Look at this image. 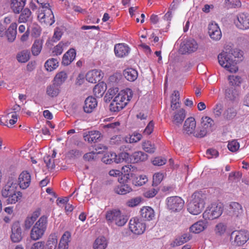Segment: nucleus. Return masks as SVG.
Returning a JSON list of instances; mask_svg holds the SVG:
<instances>
[{"mask_svg":"<svg viewBox=\"0 0 249 249\" xmlns=\"http://www.w3.org/2000/svg\"><path fill=\"white\" fill-rule=\"evenodd\" d=\"M141 201V198L137 197L132 198L127 202V205L129 207H135L138 205Z\"/></svg>","mask_w":249,"mask_h":249,"instance_id":"63","label":"nucleus"},{"mask_svg":"<svg viewBox=\"0 0 249 249\" xmlns=\"http://www.w3.org/2000/svg\"><path fill=\"white\" fill-rule=\"evenodd\" d=\"M158 189L154 188H151L149 190L145 191L143 193V196L147 198H151L154 197L158 192Z\"/></svg>","mask_w":249,"mask_h":249,"instance_id":"58","label":"nucleus"},{"mask_svg":"<svg viewBox=\"0 0 249 249\" xmlns=\"http://www.w3.org/2000/svg\"><path fill=\"white\" fill-rule=\"evenodd\" d=\"M223 206L221 203H213L203 213L205 219L213 220L218 218L222 213Z\"/></svg>","mask_w":249,"mask_h":249,"instance_id":"6","label":"nucleus"},{"mask_svg":"<svg viewBox=\"0 0 249 249\" xmlns=\"http://www.w3.org/2000/svg\"><path fill=\"white\" fill-rule=\"evenodd\" d=\"M228 147L231 152H236L239 148V143L236 140H233L229 142Z\"/></svg>","mask_w":249,"mask_h":249,"instance_id":"54","label":"nucleus"},{"mask_svg":"<svg viewBox=\"0 0 249 249\" xmlns=\"http://www.w3.org/2000/svg\"><path fill=\"white\" fill-rule=\"evenodd\" d=\"M63 51V44H62L61 43H59L57 45L54 47L53 53H54L53 55H58L62 53Z\"/></svg>","mask_w":249,"mask_h":249,"instance_id":"62","label":"nucleus"},{"mask_svg":"<svg viewBox=\"0 0 249 249\" xmlns=\"http://www.w3.org/2000/svg\"><path fill=\"white\" fill-rule=\"evenodd\" d=\"M83 138L85 141L95 143L101 140L102 136L98 131H90L84 133Z\"/></svg>","mask_w":249,"mask_h":249,"instance_id":"18","label":"nucleus"},{"mask_svg":"<svg viewBox=\"0 0 249 249\" xmlns=\"http://www.w3.org/2000/svg\"><path fill=\"white\" fill-rule=\"evenodd\" d=\"M208 33L213 40H219L222 36L221 30L217 24L215 22H211L209 24Z\"/></svg>","mask_w":249,"mask_h":249,"instance_id":"16","label":"nucleus"},{"mask_svg":"<svg viewBox=\"0 0 249 249\" xmlns=\"http://www.w3.org/2000/svg\"><path fill=\"white\" fill-rule=\"evenodd\" d=\"M226 98L230 101H235L239 96V91L238 88L236 87H230L226 89Z\"/></svg>","mask_w":249,"mask_h":249,"instance_id":"24","label":"nucleus"},{"mask_svg":"<svg viewBox=\"0 0 249 249\" xmlns=\"http://www.w3.org/2000/svg\"><path fill=\"white\" fill-rule=\"evenodd\" d=\"M60 86L56 85L54 82L48 86L46 89V93L49 96L54 97L57 96L60 92Z\"/></svg>","mask_w":249,"mask_h":249,"instance_id":"33","label":"nucleus"},{"mask_svg":"<svg viewBox=\"0 0 249 249\" xmlns=\"http://www.w3.org/2000/svg\"><path fill=\"white\" fill-rule=\"evenodd\" d=\"M148 155L142 151H136L130 156V162L138 163L147 160Z\"/></svg>","mask_w":249,"mask_h":249,"instance_id":"26","label":"nucleus"},{"mask_svg":"<svg viewBox=\"0 0 249 249\" xmlns=\"http://www.w3.org/2000/svg\"><path fill=\"white\" fill-rule=\"evenodd\" d=\"M58 60L54 58L48 59L45 63V67L48 71H52L58 66Z\"/></svg>","mask_w":249,"mask_h":249,"instance_id":"42","label":"nucleus"},{"mask_svg":"<svg viewBox=\"0 0 249 249\" xmlns=\"http://www.w3.org/2000/svg\"><path fill=\"white\" fill-rule=\"evenodd\" d=\"M21 12L19 17V21L20 22H26L32 20L31 12L30 10L26 8L23 9Z\"/></svg>","mask_w":249,"mask_h":249,"instance_id":"34","label":"nucleus"},{"mask_svg":"<svg viewBox=\"0 0 249 249\" xmlns=\"http://www.w3.org/2000/svg\"><path fill=\"white\" fill-rule=\"evenodd\" d=\"M196 127V122L193 117H190L187 119L183 125V130L187 134H192L194 132Z\"/></svg>","mask_w":249,"mask_h":249,"instance_id":"22","label":"nucleus"},{"mask_svg":"<svg viewBox=\"0 0 249 249\" xmlns=\"http://www.w3.org/2000/svg\"><path fill=\"white\" fill-rule=\"evenodd\" d=\"M31 175L27 171H22L19 175L18 178V185L22 189L28 188L31 183Z\"/></svg>","mask_w":249,"mask_h":249,"instance_id":"17","label":"nucleus"},{"mask_svg":"<svg viewBox=\"0 0 249 249\" xmlns=\"http://www.w3.org/2000/svg\"><path fill=\"white\" fill-rule=\"evenodd\" d=\"M26 0H11V9L15 14H19L23 9Z\"/></svg>","mask_w":249,"mask_h":249,"instance_id":"28","label":"nucleus"},{"mask_svg":"<svg viewBox=\"0 0 249 249\" xmlns=\"http://www.w3.org/2000/svg\"><path fill=\"white\" fill-rule=\"evenodd\" d=\"M185 117V112L183 109H180L175 112L172 120L173 123L177 126L182 124Z\"/></svg>","mask_w":249,"mask_h":249,"instance_id":"30","label":"nucleus"},{"mask_svg":"<svg viewBox=\"0 0 249 249\" xmlns=\"http://www.w3.org/2000/svg\"><path fill=\"white\" fill-rule=\"evenodd\" d=\"M197 48V43L194 39H189L181 44L179 51L182 54L190 53L195 52Z\"/></svg>","mask_w":249,"mask_h":249,"instance_id":"13","label":"nucleus"},{"mask_svg":"<svg viewBox=\"0 0 249 249\" xmlns=\"http://www.w3.org/2000/svg\"><path fill=\"white\" fill-rule=\"evenodd\" d=\"M143 149L147 153L152 154L154 153L156 148L155 145L150 141H145L142 143Z\"/></svg>","mask_w":249,"mask_h":249,"instance_id":"48","label":"nucleus"},{"mask_svg":"<svg viewBox=\"0 0 249 249\" xmlns=\"http://www.w3.org/2000/svg\"><path fill=\"white\" fill-rule=\"evenodd\" d=\"M201 126L208 130L210 132H212L213 127L214 125V123L213 120L208 116L203 117L201 118Z\"/></svg>","mask_w":249,"mask_h":249,"instance_id":"32","label":"nucleus"},{"mask_svg":"<svg viewBox=\"0 0 249 249\" xmlns=\"http://www.w3.org/2000/svg\"><path fill=\"white\" fill-rule=\"evenodd\" d=\"M146 228L145 224L137 217L130 219L129 221V229L131 231L136 234H141L143 233Z\"/></svg>","mask_w":249,"mask_h":249,"instance_id":"9","label":"nucleus"},{"mask_svg":"<svg viewBox=\"0 0 249 249\" xmlns=\"http://www.w3.org/2000/svg\"><path fill=\"white\" fill-rule=\"evenodd\" d=\"M45 248V242L44 241H38L34 243L30 249H44Z\"/></svg>","mask_w":249,"mask_h":249,"instance_id":"61","label":"nucleus"},{"mask_svg":"<svg viewBox=\"0 0 249 249\" xmlns=\"http://www.w3.org/2000/svg\"><path fill=\"white\" fill-rule=\"evenodd\" d=\"M47 217L43 215L33 227L30 234V238L34 241L41 239L44 234L47 227Z\"/></svg>","mask_w":249,"mask_h":249,"instance_id":"4","label":"nucleus"},{"mask_svg":"<svg viewBox=\"0 0 249 249\" xmlns=\"http://www.w3.org/2000/svg\"><path fill=\"white\" fill-rule=\"evenodd\" d=\"M142 218L144 220L150 221L154 217L155 213L153 209L150 207H143L140 211Z\"/></svg>","mask_w":249,"mask_h":249,"instance_id":"25","label":"nucleus"},{"mask_svg":"<svg viewBox=\"0 0 249 249\" xmlns=\"http://www.w3.org/2000/svg\"><path fill=\"white\" fill-rule=\"evenodd\" d=\"M226 4L229 8L239 7L241 5V2L239 0H226Z\"/></svg>","mask_w":249,"mask_h":249,"instance_id":"53","label":"nucleus"},{"mask_svg":"<svg viewBox=\"0 0 249 249\" xmlns=\"http://www.w3.org/2000/svg\"><path fill=\"white\" fill-rule=\"evenodd\" d=\"M105 218L108 224L115 223L121 227L124 226L128 220L127 216L122 214L119 209H112L107 211Z\"/></svg>","mask_w":249,"mask_h":249,"instance_id":"5","label":"nucleus"},{"mask_svg":"<svg viewBox=\"0 0 249 249\" xmlns=\"http://www.w3.org/2000/svg\"><path fill=\"white\" fill-rule=\"evenodd\" d=\"M237 112L233 108H229L223 113L224 117L229 120L233 119L236 115Z\"/></svg>","mask_w":249,"mask_h":249,"instance_id":"50","label":"nucleus"},{"mask_svg":"<svg viewBox=\"0 0 249 249\" xmlns=\"http://www.w3.org/2000/svg\"><path fill=\"white\" fill-rule=\"evenodd\" d=\"M192 199L187 205V210L191 214L197 215L203 209L205 205V195L200 192H195Z\"/></svg>","mask_w":249,"mask_h":249,"instance_id":"3","label":"nucleus"},{"mask_svg":"<svg viewBox=\"0 0 249 249\" xmlns=\"http://www.w3.org/2000/svg\"><path fill=\"white\" fill-rule=\"evenodd\" d=\"M166 160L161 157H156L152 161V162L153 165L156 166H161L165 164Z\"/></svg>","mask_w":249,"mask_h":249,"instance_id":"57","label":"nucleus"},{"mask_svg":"<svg viewBox=\"0 0 249 249\" xmlns=\"http://www.w3.org/2000/svg\"><path fill=\"white\" fill-rule=\"evenodd\" d=\"M57 244V239L54 234H51L47 241L46 249H56Z\"/></svg>","mask_w":249,"mask_h":249,"instance_id":"39","label":"nucleus"},{"mask_svg":"<svg viewBox=\"0 0 249 249\" xmlns=\"http://www.w3.org/2000/svg\"><path fill=\"white\" fill-rule=\"evenodd\" d=\"M42 48V42L39 40H36L32 47V52L34 55H37Z\"/></svg>","mask_w":249,"mask_h":249,"instance_id":"49","label":"nucleus"},{"mask_svg":"<svg viewBox=\"0 0 249 249\" xmlns=\"http://www.w3.org/2000/svg\"><path fill=\"white\" fill-rule=\"evenodd\" d=\"M234 23L239 29L245 30L249 29V14L241 13L236 16Z\"/></svg>","mask_w":249,"mask_h":249,"instance_id":"14","label":"nucleus"},{"mask_svg":"<svg viewBox=\"0 0 249 249\" xmlns=\"http://www.w3.org/2000/svg\"><path fill=\"white\" fill-rule=\"evenodd\" d=\"M44 161L46 164V166L48 169L53 170L55 167L54 160H52L51 156L48 155L44 157Z\"/></svg>","mask_w":249,"mask_h":249,"instance_id":"51","label":"nucleus"},{"mask_svg":"<svg viewBox=\"0 0 249 249\" xmlns=\"http://www.w3.org/2000/svg\"><path fill=\"white\" fill-rule=\"evenodd\" d=\"M17 185L16 178L11 176L8 178L5 185L1 189V196L8 204H15L22 198V193L17 191Z\"/></svg>","mask_w":249,"mask_h":249,"instance_id":"1","label":"nucleus"},{"mask_svg":"<svg viewBox=\"0 0 249 249\" xmlns=\"http://www.w3.org/2000/svg\"><path fill=\"white\" fill-rule=\"evenodd\" d=\"M105 87H106V85L104 83L97 84L93 89L94 95L97 97H102L106 89Z\"/></svg>","mask_w":249,"mask_h":249,"instance_id":"41","label":"nucleus"},{"mask_svg":"<svg viewBox=\"0 0 249 249\" xmlns=\"http://www.w3.org/2000/svg\"><path fill=\"white\" fill-rule=\"evenodd\" d=\"M239 57V53L234 50H231L229 52H223L218 55L219 64L231 72H236L238 71L236 66Z\"/></svg>","mask_w":249,"mask_h":249,"instance_id":"2","label":"nucleus"},{"mask_svg":"<svg viewBox=\"0 0 249 249\" xmlns=\"http://www.w3.org/2000/svg\"><path fill=\"white\" fill-rule=\"evenodd\" d=\"M97 106L96 99L92 96H89L85 101L83 109L85 112L89 113L92 112Z\"/></svg>","mask_w":249,"mask_h":249,"instance_id":"19","label":"nucleus"},{"mask_svg":"<svg viewBox=\"0 0 249 249\" xmlns=\"http://www.w3.org/2000/svg\"><path fill=\"white\" fill-rule=\"evenodd\" d=\"M17 24L16 23H12L6 31L5 36L9 42H13L15 40L17 35Z\"/></svg>","mask_w":249,"mask_h":249,"instance_id":"29","label":"nucleus"},{"mask_svg":"<svg viewBox=\"0 0 249 249\" xmlns=\"http://www.w3.org/2000/svg\"><path fill=\"white\" fill-rule=\"evenodd\" d=\"M130 49L124 44L120 43L115 45L114 52L118 57H123L128 55Z\"/></svg>","mask_w":249,"mask_h":249,"instance_id":"21","label":"nucleus"},{"mask_svg":"<svg viewBox=\"0 0 249 249\" xmlns=\"http://www.w3.org/2000/svg\"><path fill=\"white\" fill-rule=\"evenodd\" d=\"M107 246L106 239L104 236L97 238L94 241L93 245L94 249H105Z\"/></svg>","mask_w":249,"mask_h":249,"instance_id":"35","label":"nucleus"},{"mask_svg":"<svg viewBox=\"0 0 249 249\" xmlns=\"http://www.w3.org/2000/svg\"><path fill=\"white\" fill-rule=\"evenodd\" d=\"M67 78V74L64 71L57 73L55 76L53 82L58 86H61Z\"/></svg>","mask_w":249,"mask_h":249,"instance_id":"37","label":"nucleus"},{"mask_svg":"<svg viewBox=\"0 0 249 249\" xmlns=\"http://www.w3.org/2000/svg\"><path fill=\"white\" fill-rule=\"evenodd\" d=\"M132 91L130 89H127L126 91H122L116 96L113 100L118 102L121 105L122 109L126 106L128 102L132 97Z\"/></svg>","mask_w":249,"mask_h":249,"instance_id":"10","label":"nucleus"},{"mask_svg":"<svg viewBox=\"0 0 249 249\" xmlns=\"http://www.w3.org/2000/svg\"><path fill=\"white\" fill-rule=\"evenodd\" d=\"M115 193L119 195H125L132 191L131 188L127 184H121L115 188Z\"/></svg>","mask_w":249,"mask_h":249,"instance_id":"38","label":"nucleus"},{"mask_svg":"<svg viewBox=\"0 0 249 249\" xmlns=\"http://www.w3.org/2000/svg\"><path fill=\"white\" fill-rule=\"evenodd\" d=\"M147 181L148 179L145 175L136 176L134 175V177L132 178V183L136 186H142Z\"/></svg>","mask_w":249,"mask_h":249,"instance_id":"40","label":"nucleus"},{"mask_svg":"<svg viewBox=\"0 0 249 249\" xmlns=\"http://www.w3.org/2000/svg\"><path fill=\"white\" fill-rule=\"evenodd\" d=\"M123 161L130 162V156L128 153L121 152L117 155L116 163H119Z\"/></svg>","mask_w":249,"mask_h":249,"instance_id":"47","label":"nucleus"},{"mask_svg":"<svg viewBox=\"0 0 249 249\" xmlns=\"http://www.w3.org/2000/svg\"><path fill=\"white\" fill-rule=\"evenodd\" d=\"M76 56L75 49L71 48L69 50L63 55L62 64L65 66L70 65Z\"/></svg>","mask_w":249,"mask_h":249,"instance_id":"23","label":"nucleus"},{"mask_svg":"<svg viewBox=\"0 0 249 249\" xmlns=\"http://www.w3.org/2000/svg\"><path fill=\"white\" fill-rule=\"evenodd\" d=\"M208 130L204 128V127H201L199 130V132H194V136L197 138H203L205 136L207 133H210Z\"/></svg>","mask_w":249,"mask_h":249,"instance_id":"60","label":"nucleus"},{"mask_svg":"<svg viewBox=\"0 0 249 249\" xmlns=\"http://www.w3.org/2000/svg\"><path fill=\"white\" fill-rule=\"evenodd\" d=\"M134 177V174L133 173H124V175L120 178H118V181L120 183L126 184L128 180L132 181V178Z\"/></svg>","mask_w":249,"mask_h":249,"instance_id":"52","label":"nucleus"},{"mask_svg":"<svg viewBox=\"0 0 249 249\" xmlns=\"http://www.w3.org/2000/svg\"><path fill=\"white\" fill-rule=\"evenodd\" d=\"M229 214L231 217H240L243 214V209L242 205L236 202H231L229 206Z\"/></svg>","mask_w":249,"mask_h":249,"instance_id":"15","label":"nucleus"},{"mask_svg":"<svg viewBox=\"0 0 249 249\" xmlns=\"http://www.w3.org/2000/svg\"><path fill=\"white\" fill-rule=\"evenodd\" d=\"M229 83L231 87H236L239 86L242 82V78L239 76L230 75L228 77Z\"/></svg>","mask_w":249,"mask_h":249,"instance_id":"44","label":"nucleus"},{"mask_svg":"<svg viewBox=\"0 0 249 249\" xmlns=\"http://www.w3.org/2000/svg\"><path fill=\"white\" fill-rule=\"evenodd\" d=\"M163 176L162 174L157 173L153 176V186H157L162 181Z\"/></svg>","mask_w":249,"mask_h":249,"instance_id":"55","label":"nucleus"},{"mask_svg":"<svg viewBox=\"0 0 249 249\" xmlns=\"http://www.w3.org/2000/svg\"><path fill=\"white\" fill-rule=\"evenodd\" d=\"M227 226L223 223H218L215 227L214 231L215 234L218 236H222L227 230Z\"/></svg>","mask_w":249,"mask_h":249,"instance_id":"45","label":"nucleus"},{"mask_svg":"<svg viewBox=\"0 0 249 249\" xmlns=\"http://www.w3.org/2000/svg\"><path fill=\"white\" fill-rule=\"evenodd\" d=\"M192 238V235L190 232L184 233L179 237L177 238L174 241V244L176 246H180L188 241Z\"/></svg>","mask_w":249,"mask_h":249,"instance_id":"36","label":"nucleus"},{"mask_svg":"<svg viewBox=\"0 0 249 249\" xmlns=\"http://www.w3.org/2000/svg\"><path fill=\"white\" fill-rule=\"evenodd\" d=\"M124 77L129 81H134L138 77L137 71L132 68H127L123 71Z\"/></svg>","mask_w":249,"mask_h":249,"instance_id":"31","label":"nucleus"},{"mask_svg":"<svg viewBox=\"0 0 249 249\" xmlns=\"http://www.w3.org/2000/svg\"><path fill=\"white\" fill-rule=\"evenodd\" d=\"M38 18L46 25H52L54 22V16L49 7L43 9L42 12L38 14Z\"/></svg>","mask_w":249,"mask_h":249,"instance_id":"12","label":"nucleus"},{"mask_svg":"<svg viewBox=\"0 0 249 249\" xmlns=\"http://www.w3.org/2000/svg\"><path fill=\"white\" fill-rule=\"evenodd\" d=\"M231 238L234 239V245L235 246H242L249 239V232L245 230L234 231L231 232Z\"/></svg>","mask_w":249,"mask_h":249,"instance_id":"8","label":"nucleus"},{"mask_svg":"<svg viewBox=\"0 0 249 249\" xmlns=\"http://www.w3.org/2000/svg\"><path fill=\"white\" fill-rule=\"evenodd\" d=\"M207 227V222L200 220L192 225L190 228V231L191 232L198 233L204 231Z\"/></svg>","mask_w":249,"mask_h":249,"instance_id":"27","label":"nucleus"},{"mask_svg":"<svg viewBox=\"0 0 249 249\" xmlns=\"http://www.w3.org/2000/svg\"><path fill=\"white\" fill-rule=\"evenodd\" d=\"M142 136L141 134L137 132H134L129 138V142L130 143L137 142L140 141L142 139Z\"/></svg>","mask_w":249,"mask_h":249,"instance_id":"56","label":"nucleus"},{"mask_svg":"<svg viewBox=\"0 0 249 249\" xmlns=\"http://www.w3.org/2000/svg\"><path fill=\"white\" fill-rule=\"evenodd\" d=\"M154 123L153 121H151L145 128L143 133L147 135H150L153 131Z\"/></svg>","mask_w":249,"mask_h":249,"instance_id":"64","label":"nucleus"},{"mask_svg":"<svg viewBox=\"0 0 249 249\" xmlns=\"http://www.w3.org/2000/svg\"><path fill=\"white\" fill-rule=\"evenodd\" d=\"M242 176L241 173L239 172H232L230 174L228 179L230 181H233L234 180H238Z\"/></svg>","mask_w":249,"mask_h":249,"instance_id":"59","label":"nucleus"},{"mask_svg":"<svg viewBox=\"0 0 249 249\" xmlns=\"http://www.w3.org/2000/svg\"><path fill=\"white\" fill-rule=\"evenodd\" d=\"M38 215L34 213L31 216L27 217L25 220L24 228L25 230H29L36 220Z\"/></svg>","mask_w":249,"mask_h":249,"instance_id":"46","label":"nucleus"},{"mask_svg":"<svg viewBox=\"0 0 249 249\" xmlns=\"http://www.w3.org/2000/svg\"><path fill=\"white\" fill-rule=\"evenodd\" d=\"M102 77L101 71L96 69L89 71L86 75V80L91 83L100 81Z\"/></svg>","mask_w":249,"mask_h":249,"instance_id":"20","label":"nucleus"},{"mask_svg":"<svg viewBox=\"0 0 249 249\" xmlns=\"http://www.w3.org/2000/svg\"><path fill=\"white\" fill-rule=\"evenodd\" d=\"M12 233L10 236L11 241L14 243L19 242L23 237L22 229L18 221L15 222L11 227Z\"/></svg>","mask_w":249,"mask_h":249,"instance_id":"11","label":"nucleus"},{"mask_svg":"<svg viewBox=\"0 0 249 249\" xmlns=\"http://www.w3.org/2000/svg\"><path fill=\"white\" fill-rule=\"evenodd\" d=\"M30 52L28 50H23L18 53L17 56L19 62L25 63L30 59Z\"/></svg>","mask_w":249,"mask_h":249,"instance_id":"43","label":"nucleus"},{"mask_svg":"<svg viewBox=\"0 0 249 249\" xmlns=\"http://www.w3.org/2000/svg\"><path fill=\"white\" fill-rule=\"evenodd\" d=\"M166 204L169 210L173 212H178L183 209L184 201L179 196H171L166 199Z\"/></svg>","mask_w":249,"mask_h":249,"instance_id":"7","label":"nucleus"}]
</instances>
